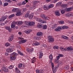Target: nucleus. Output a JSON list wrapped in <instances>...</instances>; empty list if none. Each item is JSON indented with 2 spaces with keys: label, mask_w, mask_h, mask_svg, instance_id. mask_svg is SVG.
Listing matches in <instances>:
<instances>
[{
  "label": "nucleus",
  "mask_w": 73,
  "mask_h": 73,
  "mask_svg": "<svg viewBox=\"0 0 73 73\" xmlns=\"http://www.w3.org/2000/svg\"><path fill=\"white\" fill-rule=\"evenodd\" d=\"M60 49L62 52H64V51H66L67 50L68 51L73 50V47L72 46H69L68 48L66 47L64 48L62 47H60Z\"/></svg>",
  "instance_id": "obj_1"
},
{
  "label": "nucleus",
  "mask_w": 73,
  "mask_h": 73,
  "mask_svg": "<svg viewBox=\"0 0 73 73\" xmlns=\"http://www.w3.org/2000/svg\"><path fill=\"white\" fill-rule=\"evenodd\" d=\"M66 29V26H64L58 27L55 29L54 31L56 32H59L61 29Z\"/></svg>",
  "instance_id": "obj_2"
},
{
  "label": "nucleus",
  "mask_w": 73,
  "mask_h": 73,
  "mask_svg": "<svg viewBox=\"0 0 73 73\" xmlns=\"http://www.w3.org/2000/svg\"><path fill=\"white\" fill-rule=\"evenodd\" d=\"M25 23L26 25H28V26H33L35 24V22L33 21H25Z\"/></svg>",
  "instance_id": "obj_3"
},
{
  "label": "nucleus",
  "mask_w": 73,
  "mask_h": 73,
  "mask_svg": "<svg viewBox=\"0 0 73 73\" xmlns=\"http://www.w3.org/2000/svg\"><path fill=\"white\" fill-rule=\"evenodd\" d=\"M12 56L10 57V59L11 60H15L16 59V56L19 55V54H17L16 53L13 52L12 53Z\"/></svg>",
  "instance_id": "obj_4"
},
{
  "label": "nucleus",
  "mask_w": 73,
  "mask_h": 73,
  "mask_svg": "<svg viewBox=\"0 0 73 73\" xmlns=\"http://www.w3.org/2000/svg\"><path fill=\"white\" fill-rule=\"evenodd\" d=\"M48 39L49 42H54V39L53 37V36L51 35L48 36Z\"/></svg>",
  "instance_id": "obj_5"
},
{
  "label": "nucleus",
  "mask_w": 73,
  "mask_h": 73,
  "mask_svg": "<svg viewBox=\"0 0 73 73\" xmlns=\"http://www.w3.org/2000/svg\"><path fill=\"white\" fill-rule=\"evenodd\" d=\"M19 40H20V41L19 42V44H22L23 43H25V42H27V40H25L23 38H22L21 37H19L18 38Z\"/></svg>",
  "instance_id": "obj_6"
},
{
  "label": "nucleus",
  "mask_w": 73,
  "mask_h": 73,
  "mask_svg": "<svg viewBox=\"0 0 73 73\" xmlns=\"http://www.w3.org/2000/svg\"><path fill=\"white\" fill-rule=\"evenodd\" d=\"M7 17V16H2L0 19V22H3Z\"/></svg>",
  "instance_id": "obj_7"
},
{
  "label": "nucleus",
  "mask_w": 73,
  "mask_h": 73,
  "mask_svg": "<svg viewBox=\"0 0 73 73\" xmlns=\"http://www.w3.org/2000/svg\"><path fill=\"white\" fill-rule=\"evenodd\" d=\"M16 22L15 21H13L11 25V27L12 28H14L16 26Z\"/></svg>",
  "instance_id": "obj_8"
},
{
  "label": "nucleus",
  "mask_w": 73,
  "mask_h": 73,
  "mask_svg": "<svg viewBox=\"0 0 73 73\" xmlns=\"http://www.w3.org/2000/svg\"><path fill=\"white\" fill-rule=\"evenodd\" d=\"M21 10H18V11H17V12L16 13V15L17 16H21Z\"/></svg>",
  "instance_id": "obj_9"
},
{
  "label": "nucleus",
  "mask_w": 73,
  "mask_h": 73,
  "mask_svg": "<svg viewBox=\"0 0 73 73\" xmlns=\"http://www.w3.org/2000/svg\"><path fill=\"white\" fill-rule=\"evenodd\" d=\"M73 16V13H69L66 14V16L67 17H71V16Z\"/></svg>",
  "instance_id": "obj_10"
},
{
  "label": "nucleus",
  "mask_w": 73,
  "mask_h": 73,
  "mask_svg": "<svg viewBox=\"0 0 73 73\" xmlns=\"http://www.w3.org/2000/svg\"><path fill=\"white\" fill-rule=\"evenodd\" d=\"M73 9V8L72 7H70L69 8H66L65 9V10L67 12H70Z\"/></svg>",
  "instance_id": "obj_11"
},
{
  "label": "nucleus",
  "mask_w": 73,
  "mask_h": 73,
  "mask_svg": "<svg viewBox=\"0 0 73 73\" xmlns=\"http://www.w3.org/2000/svg\"><path fill=\"white\" fill-rule=\"evenodd\" d=\"M54 14L57 16H60V12L58 11H55L54 13Z\"/></svg>",
  "instance_id": "obj_12"
},
{
  "label": "nucleus",
  "mask_w": 73,
  "mask_h": 73,
  "mask_svg": "<svg viewBox=\"0 0 73 73\" xmlns=\"http://www.w3.org/2000/svg\"><path fill=\"white\" fill-rule=\"evenodd\" d=\"M43 8L44 10H48V9H49L48 6L47 5H44Z\"/></svg>",
  "instance_id": "obj_13"
},
{
  "label": "nucleus",
  "mask_w": 73,
  "mask_h": 73,
  "mask_svg": "<svg viewBox=\"0 0 73 73\" xmlns=\"http://www.w3.org/2000/svg\"><path fill=\"white\" fill-rule=\"evenodd\" d=\"M14 37V35H12L9 38V41H11L12 40H13V38Z\"/></svg>",
  "instance_id": "obj_14"
},
{
  "label": "nucleus",
  "mask_w": 73,
  "mask_h": 73,
  "mask_svg": "<svg viewBox=\"0 0 73 73\" xmlns=\"http://www.w3.org/2000/svg\"><path fill=\"white\" fill-rule=\"evenodd\" d=\"M33 13H32L30 15H29V18L30 20H32V19H33Z\"/></svg>",
  "instance_id": "obj_15"
},
{
  "label": "nucleus",
  "mask_w": 73,
  "mask_h": 73,
  "mask_svg": "<svg viewBox=\"0 0 73 73\" xmlns=\"http://www.w3.org/2000/svg\"><path fill=\"white\" fill-rule=\"evenodd\" d=\"M38 56L39 58H41L42 57V56H43V53L41 52H39Z\"/></svg>",
  "instance_id": "obj_16"
},
{
  "label": "nucleus",
  "mask_w": 73,
  "mask_h": 73,
  "mask_svg": "<svg viewBox=\"0 0 73 73\" xmlns=\"http://www.w3.org/2000/svg\"><path fill=\"white\" fill-rule=\"evenodd\" d=\"M49 58H50V62H52L53 60V56L52 55H50L49 56Z\"/></svg>",
  "instance_id": "obj_17"
},
{
  "label": "nucleus",
  "mask_w": 73,
  "mask_h": 73,
  "mask_svg": "<svg viewBox=\"0 0 73 73\" xmlns=\"http://www.w3.org/2000/svg\"><path fill=\"white\" fill-rule=\"evenodd\" d=\"M38 3H39V1H35L34 2L33 5L34 7H36Z\"/></svg>",
  "instance_id": "obj_18"
},
{
  "label": "nucleus",
  "mask_w": 73,
  "mask_h": 73,
  "mask_svg": "<svg viewBox=\"0 0 73 73\" xmlns=\"http://www.w3.org/2000/svg\"><path fill=\"white\" fill-rule=\"evenodd\" d=\"M6 51L7 52H12L13 51V49L10 48H8L6 49Z\"/></svg>",
  "instance_id": "obj_19"
},
{
  "label": "nucleus",
  "mask_w": 73,
  "mask_h": 73,
  "mask_svg": "<svg viewBox=\"0 0 73 73\" xmlns=\"http://www.w3.org/2000/svg\"><path fill=\"white\" fill-rule=\"evenodd\" d=\"M19 9L18 8H14L12 10V12H17V11H19Z\"/></svg>",
  "instance_id": "obj_20"
},
{
  "label": "nucleus",
  "mask_w": 73,
  "mask_h": 73,
  "mask_svg": "<svg viewBox=\"0 0 73 73\" xmlns=\"http://www.w3.org/2000/svg\"><path fill=\"white\" fill-rule=\"evenodd\" d=\"M3 69L5 72H8V69L7 67H4L3 68Z\"/></svg>",
  "instance_id": "obj_21"
},
{
  "label": "nucleus",
  "mask_w": 73,
  "mask_h": 73,
  "mask_svg": "<svg viewBox=\"0 0 73 73\" xmlns=\"http://www.w3.org/2000/svg\"><path fill=\"white\" fill-rule=\"evenodd\" d=\"M37 27L39 28H42V24L41 23H38L37 25Z\"/></svg>",
  "instance_id": "obj_22"
},
{
  "label": "nucleus",
  "mask_w": 73,
  "mask_h": 73,
  "mask_svg": "<svg viewBox=\"0 0 73 73\" xmlns=\"http://www.w3.org/2000/svg\"><path fill=\"white\" fill-rule=\"evenodd\" d=\"M16 24H18V25H20L23 24V23L21 21H18L16 22Z\"/></svg>",
  "instance_id": "obj_23"
},
{
  "label": "nucleus",
  "mask_w": 73,
  "mask_h": 73,
  "mask_svg": "<svg viewBox=\"0 0 73 73\" xmlns=\"http://www.w3.org/2000/svg\"><path fill=\"white\" fill-rule=\"evenodd\" d=\"M5 29H7L9 31H11V28H10V27H9L6 26L5 27Z\"/></svg>",
  "instance_id": "obj_24"
},
{
  "label": "nucleus",
  "mask_w": 73,
  "mask_h": 73,
  "mask_svg": "<svg viewBox=\"0 0 73 73\" xmlns=\"http://www.w3.org/2000/svg\"><path fill=\"white\" fill-rule=\"evenodd\" d=\"M33 46H36V45H39L40 43L37 42H36L35 43H33Z\"/></svg>",
  "instance_id": "obj_25"
},
{
  "label": "nucleus",
  "mask_w": 73,
  "mask_h": 73,
  "mask_svg": "<svg viewBox=\"0 0 73 73\" xmlns=\"http://www.w3.org/2000/svg\"><path fill=\"white\" fill-rule=\"evenodd\" d=\"M62 38H63V39H65V40H68V37L64 35L62 36Z\"/></svg>",
  "instance_id": "obj_26"
},
{
  "label": "nucleus",
  "mask_w": 73,
  "mask_h": 73,
  "mask_svg": "<svg viewBox=\"0 0 73 73\" xmlns=\"http://www.w3.org/2000/svg\"><path fill=\"white\" fill-rule=\"evenodd\" d=\"M40 23H46V21L44 20H42L41 19H40V21H39Z\"/></svg>",
  "instance_id": "obj_27"
},
{
  "label": "nucleus",
  "mask_w": 73,
  "mask_h": 73,
  "mask_svg": "<svg viewBox=\"0 0 73 73\" xmlns=\"http://www.w3.org/2000/svg\"><path fill=\"white\" fill-rule=\"evenodd\" d=\"M57 24H54L52 26V29H54V28H55L57 27Z\"/></svg>",
  "instance_id": "obj_28"
},
{
  "label": "nucleus",
  "mask_w": 73,
  "mask_h": 73,
  "mask_svg": "<svg viewBox=\"0 0 73 73\" xmlns=\"http://www.w3.org/2000/svg\"><path fill=\"white\" fill-rule=\"evenodd\" d=\"M27 51L29 52H31L33 51V49H30L29 48H27Z\"/></svg>",
  "instance_id": "obj_29"
},
{
  "label": "nucleus",
  "mask_w": 73,
  "mask_h": 73,
  "mask_svg": "<svg viewBox=\"0 0 73 73\" xmlns=\"http://www.w3.org/2000/svg\"><path fill=\"white\" fill-rule=\"evenodd\" d=\"M31 32V30H30V29H29L26 30L25 31V33H30Z\"/></svg>",
  "instance_id": "obj_30"
},
{
  "label": "nucleus",
  "mask_w": 73,
  "mask_h": 73,
  "mask_svg": "<svg viewBox=\"0 0 73 73\" xmlns=\"http://www.w3.org/2000/svg\"><path fill=\"white\" fill-rule=\"evenodd\" d=\"M36 61V58L34 57L31 60V62L32 63H35Z\"/></svg>",
  "instance_id": "obj_31"
},
{
  "label": "nucleus",
  "mask_w": 73,
  "mask_h": 73,
  "mask_svg": "<svg viewBox=\"0 0 73 73\" xmlns=\"http://www.w3.org/2000/svg\"><path fill=\"white\" fill-rule=\"evenodd\" d=\"M37 36H41L42 35V33L41 32H39L37 33Z\"/></svg>",
  "instance_id": "obj_32"
},
{
  "label": "nucleus",
  "mask_w": 73,
  "mask_h": 73,
  "mask_svg": "<svg viewBox=\"0 0 73 73\" xmlns=\"http://www.w3.org/2000/svg\"><path fill=\"white\" fill-rule=\"evenodd\" d=\"M15 71L17 73H19L20 72V70L18 69L17 68H16L15 69Z\"/></svg>",
  "instance_id": "obj_33"
},
{
  "label": "nucleus",
  "mask_w": 73,
  "mask_h": 73,
  "mask_svg": "<svg viewBox=\"0 0 73 73\" xmlns=\"http://www.w3.org/2000/svg\"><path fill=\"white\" fill-rule=\"evenodd\" d=\"M47 28V25H43L42 26V29H46Z\"/></svg>",
  "instance_id": "obj_34"
},
{
  "label": "nucleus",
  "mask_w": 73,
  "mask_h": 73,
  "mask_svg": "<svg viewBox=\"0 0 73 73\" xmlns=\"http://www.w3.org/2000/svg\"><path fill=\"white\" fill-rule=\"evenodd\" d=\"M28 3V0H26L23 2L22 4L23 5H25V4L26 3Z\"/></svg>",
  "instance_id": "obj_35"
},
{
  "label": "nucleus",
  "mask_w": 73,
  "mask_h": 73,
  "mask_svg": "<svg viewBox=\"0 0 73 73\" xmlns=\"http://www.w3.org/2000/svg\"><path fill=\"white\" fill-rule=\"evenodd\" d=\"M58 23L59 24H64V22L63 21H58Z\"/></svg>",
  "instance_id": "obj_36"
},
{
  "label": "nucleus",
  "mask_w": 73,
  "mask_h": 73,
  "mask_svg": "<svg viewBox=\"0 0 73 73\" xmlns=\"http://www.w3.org/2000/svg\"><path fill=\"white\" fill-rule=\"evenodd\" d=\"M18 53L20 54V55H21V56H24V54L22 52H21V51H19V50H17Z\"/></svg>",
  "instance_id": "obj_37"
},
{
  "label": "nucleus",
  "mask_w": 73,
  "mask_h": 73,
  "mask_svg": "<svg viewBox=\"0 0 73 73\" xmlns=\"http://www.w3.org/2000/svg\"><path fill=\"white\" fill-rule=\"evenodd\" d=\"M14 16H15V14H12L9 16V19H11V18H12V17H14Z\"/></svg>",
  "instance_id": "obj_38"
},
{
  "label": "nucleus",
  "mask_w": 73,
  "mask_h": 73,
  "mask_svg": "<svg viewBox=\"0 0 73 73\" xmlns=\"http://www.w3.org/2000/svg\"><path fill=\"white\" fill-rule=\"evenodd\" d=\"M54 7V5L53 4H51L48 6V8H49V9L50 8H53Z\"/></svg>",
  "instance_id": "obj_39"
},
{
  "label": "nucleus",
  "mask_w": 73,
  "mask_h": 73,
  "mask_svg": "<svg viewBox=\"0 0 73 73\" xmlns=\"http://www.w3.org/2000/svg\"><path fill=\"white\" fill-rule=\"evenodd\" d=\"M40 16L41 17H42V18H43V19H45V15H44L42 14H40Z\"/></svg>",
  "instance_id": "obj_40"
},
{
  "label": "nucleus",
  "mask_w": 73,
  "mask_h": 73,
  "mask_svg": "<svg viewBox=\"0 0 73 73\" xmlns=\"http://www.w3.org/2000/svg\"><path fill=\"white\" fill-rule=\"evenodd\" d=\"M53 49H58L59 48L58 47V46H54L53 47Z\"/></svg>",
  "instance_id": "obj_41"
},
{
  "label": "nucleus",
  "mask_w": 73,
  "mask_h": 73,
  "mask_svg": "<svg viewBox=\"0 0 73 73\" xmlns=\"http://www.w3.org/2000/svg\"><path fill=\"white\" fill-rule=\"evenodd\" d=\"M10 45L11 44L9 43H6L5 44V46H9H9H10Z\"/></svg>",
  "instance_id": "obj_42"
},
{
  "label": "nucleus",
  "mask_w": 73,
  "mask_h": 73,
  "mask_svg": "<svg viewBox=\"0 0 73 73\" xmlns=\"http://www.w3.org/2000/svg\"><path fill=\"white\" fill-rule=\"evenodd\" d=\"M67 6V5L65 4H62L61 5V7H64V8L65 7H66Z\"/></svg>",
  "instance_id": "obj_43"
},
{
  "label": "nucleus",
  "mask_w": 73,
  "mask_h": 73,
  "mask_svg": "<svg viewBox=\"0 0 73 73\" xmlns=\"http://www.w3.org/2000/svg\"><path fill=\"white\" fill-rule=\"evenodd\" d=\"M65 68L66 70H68L69 68V66H65Z\"/></svg>",
  "instance_id": "obj_44"
},
{
  "label": "nucleus",
  "mask_w": 73,
  "mask_h": 73,
  "mask_svg": "<svg viewBox=\"0 0 73 73\" xmlns=\"http://www.w3.org/2000/svg\"><path fill=\"white\" fill-rule=\"evenodd\" d=\"M61 4H62V3L59 2L56 4V6H60V5H61Z\"/></svg>",
  "instance_id": "obj_45"
},
{
  "label": "nucleus",
  "mask_w": 73,
  "mask_h": 73,
  "mask_svg": "<svg viewBox=\"0 0 73 73\" xmlns=\"http://www.w3.org/2000/svg\"><path fill=\"white\" fill-rule=\"evenodd\" d=\"M23 66V64H20L18 65V68H21Z\"/></svg>",
  "instance_id": "obj_46"
},
{
  "label": "nucleus",
  "mask_w": 73,
  "mask_h": 73,
  "mask_svg": "<svg viewBox=\"0 0 73 73\" xmlns=\"http://www.w3.org/2000/svg\"><path fill=\"white\" fill-rule=\"evenodd\" d=\"M45 20H49V17H48V16H45V18H44Z\"/></svg>",
  "instance_id": "obj_47"
},
{
  "label": "nucleus",
  "mask_w": 73,
  "mask_h": 73,
  "mask_svg": "<svg viewBox=\"0 0 73 73\" xmlns=\"http://www.w3.org/2000/svg\"><path fill=\"white\" fill-rule=\"evenodd\" d=\"M50 63H51V66H52V69H53V68H54V64L52 62H50Z\"/></svg>",
  "instance_id": "obj_48"
},
{
  "label": "nucleus",
  "mask_w": 73,
  "mask_h": 73,
  "mask_svg": "<svg viewBox=\"0 0 73 73\" xmlns=\"http://www.w3.org/2000/svg\"><path fill=\"white\" fill-rule=\"evenodd\" d=\"M52 69H53V73H55V72H56V71H57V69L54 68V69H53V68Z\"/></svg>",
  "instance_id": "obj_49"
},
{
  "label": "nucleus",
  "mask_w": 73,
  "mask_h": 73,
  "mask_svg": "<svg viewBox=\"0 0 73 73\" xmlns=\"http://www.w3.org/2000/svg\"><path fill=\"white\" fill-rule=\"evenodd\" d=\"M44 70L41 69L40 70V73H43L44 72Z\"/></svg>",
  "instance_id": "obj_50"
},
{
  "label": "nucleus",
  "mask_w": 73,
  "mask_h": 73,
  "mask_svg": "<svg viewBox=\"0 0 73 73\" xmlns=\"http://www.w3.org/2000/svg\"><path fill=\"white\" fill-rule=\"evenodd\" d=\"M13 66L11 65L9 67V69H13Z\"/></svg>",
  "instance_id": "obj_51"
},
{
  "label": "nucleus",
  "mask_w": 73,
  "mask_h": 73,
  "mask_svg": "<svg viewBox=\"0 0 73 73\" xmlns=\"http://www.w3.org/2000/svg\"><path fill=\"white\" fill-rule=\"evenodd\" d=\"M36 73H40V70H39L38 69H37L36 70Z\"/></svg>",
  "instance_id": "obj_52"
},
{
  "label": "nucleus",
  "mask_w": 73,
  "mask_h": 73,
  "mask_svg": "<svg viewBox=\"0 0 73 73\" xmlns=\"http://www.w3.org/2000/svg\"><path fill=\"white\" fill-rule=\"evenodd\" d=\"M29 14H27L25 15V17H29Z\"/></svg>",
  "instance_id": "obj_53"
},
{
  "label": "nucleus",
  "mask_w": 73,
  "mask_h": 73,
  "mask_svg": "<svg viewBox=\"0 0 73 73\" xmlns=\"http://www.w3.org/2000/svg\"><path fill=\"white\" fill-rule=\"evenodd\" d=\"M8 3L6 2L4 4V6H7V5H8Z\"/></svg>",
  "instance_id": "obj_54"
},
{
  "label": "nucleus",
  "mask_w": 73,
  "mask_h": 73,
  "mask_svg": "<svg viewBox=\"0 0 73 73\" xmlns=\"http://www.w3.org/2000/svg\"><path fill=\"white\" fill-rule=\"evenodd\" d=\"M9 48L10 49H13L14 47L12 46H10Z\"/></svg>",
  "instance_id": "obj_55"
},
{
  "label": "nucleus",
  "mask_w": 73,
  "mask_h": 73,
  "mask_svg": "<svg viewBox=\"0 0 73 73\" xmlns=\"http://www.w3.org/2000/svg\"><path fill=\"white\" fill-rule=\"evenodd\" d=\"M5 1L8 2V3H11V0H5Z\"/></svg>",
  "instance_id": "obj_56"
},
{
  "label": "nucleus",
  "mask_w": 73,
  "mask_h": 73,
  "mask_svg": "<svg viewBox=\"0 0 73 73\" xmlns=\"http://www.w3.org/2000/svg\"><path fill=\"white\" fill-rule=\"evenodd\" d=\"M61 13H62V14H64V13H65V11H64L63 10H62L61 11Z\"/></svg>",
  "instance_id": "obj_57"
},
{
  "label": "nucleus",
  "mask_w": 73,
  "mask_h": 73,
  "mask_svg": "<svg viewBox=\"0 0 73 73\" xmlns=\"http://www.w3.org/2000/svg\"><path fill=\"white\" fill-rule=\"evenodd\" d=\"M36 38V40H40L41 39V38L40 37L39 38H38V37H35Z\"/></svg>",
  "instance_id": "obj_58"
},
{
  "label": "nucleus",
  "mask_w": 73,
  "mask_h": 73,
  "mask_svg": "<svg viewBox=\"0 0 73 73\" xmlns=\"http://www.w3.org/2000/svg\"><path fill=\"white\" fill-rule=\"evenodd\" d=\"M17 47L18 48H19V49H20L21 48V46H20V45H18L17 46Z\"/></svg>",
  "instance_id": "obj_59"
},
{
  "label": "nucleus",
  "mask_w": 73,
  "mask_h": 73,
  "mask_svg": "<svg viewBox=\"0 0 73 73\" xmlns=\"http://www.w3.org/2000/svg\"><path fill=\"white\" fill-rule=\"evenodd\" d=\"M26 7L29 8L31 7L30 5H26Z\"/></svg>",
  "instance_id": "obj_60"
},
{
  "label": "nucleus",
  "mask_w": 73,
  "mask_h": 73,
  "mask_svg": "<svg viewBox=\"0 0 73 73\" xmlns=\"http://www.w3.org/2000/svg\"><path fill=\"white\" fill-rule=\"evenodd\" d=\"M58 56H59L60 57H63L64 56L62 54H59Z\"/></svg>",
  "instance_id": "obj_61"
},
{
  "label": "nucleus",
  "mask_w": 73,
  "mask_h": 73,
  "mask_svg": "<svg viewBox=\"0 0 73 73\" xmlns=\"http://www.w3.org/2000/svg\"><path fill=\"white\" fill-rule=\"evenodd\" d=\"M36 21H39V20H40V19L39 18H36Z\"/></svg>",
  "instance_id": "obj_62"
},
{
  "label": "nucleus",
  "mask_w": 73,
  "mask_h": 73,
  "mask_svg": "<svg viewBox=\"0 0 73 73\" xmlns=\"http://www.w3.org/2000/svg\"><path fill=\"white\" fill-rule=\"evenodd\" d=\"M55 62L56 63H58V60H55Z\"/></svg>",
  "instance_id": "obj_63"
},
{
  "label": "nucleus",
  "mask_w": 73,
  "mask_h": 73,
  "mask_svg": "<svg viewBox=\"0 0 73 73\" xmlns=\"http://www.w3.org/2000/svg\"><path fill=\"white\" fill-rule=\"evenodd\" d=\"M58 68V66H56L55 67L54 69H56L57 70V68Z\"/></svg>",
  "instance_id": "obj_64"
}]
</instances>
